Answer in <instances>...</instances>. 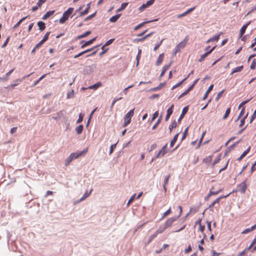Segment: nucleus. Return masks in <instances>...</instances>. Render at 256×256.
<instances>
[{"mask_svg":"<svg viewBox=\"0 0 256 256\" xmlns=\"http://www.w3.org/2000/svg\"><path fill=\"white\" fill-rule=\"evenodd\" d=\"M178 208L180 209V214L178 216L168 218L167 220L165 222V223L164 224L166 228L170 226L173 224V222L174 221H176L178 218H180L182 215V207L180 206H178Z\"/></svg>","mask_w":256,"mask_h":256,"instance_id":"nucleus-1","label":"nucleus"},{"mask_svg":"<svg viewBox=\"0 0 256 256\" xmlns=\"http://www.w3.org/2000/svg\"><path fill=\"white\" fill-rule=\"evenodd\" d=\"M74 8H69L66 12L62 14V16L60 20V24H64L66 20H67L74 11Z\"/></svg>","mask_w":256,"mask_h":256,"instance_id":"nucleus-2","label":"nucleus"},{"mask_svg":"<svg viewBox=\"0 0 256 256\" xmlns=\"http://www.w3.org/2000/svg\"><path fill=\"white\" fill-rule=\"evenodd\" d=\"M134 108L130 110L124 117V123L123 124V127H126L128 124L131 122V118L134 114Z\"/></svg>","mask_w":256,"mask_h":256,"instance_id":"nucleus-3","label":"nucleus"},{"mask_svg":"<svg viewBox=\"0 0 256 256\" xmlns=\"http://www.w3.org/2000/svg\"><path fill=\"white\" fill-rule=\"evenodd\" d=\"M247 179L246 178L244 182L238 184L237 186V191L241 192L242 194H244L247 188V186L246 184V182Z\"/></svg>","mask_w":256,"mask_h":256,"instance_id":"nucleus-4","label":"nucleus"},{"mask_svg":"<svg viewBox=\"0 0 256 256\" xmlns=\"http://www.w3.org/2000/svg\"><path fill=\"white\" fill-rule=\"evenodd\" d=\"M78 158V155L76 154V152L72 153L70 156L66 160V166H68L70 164L71 162L76 158Z\"/></svg>","mask_w":256,"mask_h":256,"instance_id":"nucleus-5","label":"nucleus"},{"mask_svg":"<svg viewBox=\"0 0 256 256\" xmlns=\"http://www.w3.org/2000/svg\"><path fill=\"white\" fill-rule=\"evenodd\" d=\"M155 0H148L146 4H142L139 8L138 10L140 12L143 11L146 8L152 6L154 3Z\"/></svg>","mask_w":256,"mask_h":256,"instance_id":"nucleus-6","label":"nucleus"},{"mask_svg":"<svg viewBox=\"0 0 256 256\" xmlns=\"http://www.w3.org/2000/svg\"><path fill=\"white\" fill-rule=\"evenodd\" d=\"M216 46H213L210 50L206 52L205 53L202 54L200 58L198 60L199 62H202L204 61L206 57H207L208 54H210L216 48Z\"/></svg>","mask_w":256,"mask_h":256,"instance_id":"nucleus-7","label":"nucleus"},{"mask_svg":"<svg viewBox=\"0 0 256 256\" xmlns=\"http://www.w3.org/2000/svg\"><path fill=\"white\" fill-rule=\"evenodd\" d=\"M174 106L172 104L167 110L166 115L165 118L166 121H168V120L171 114H172V112H173L172 109L174 108Z\"/></svg>","mask_w":256,"mask_h":256,"instance_id":"nucleus-8","label":"nucleus"},{"mask_svg":"<svg viewBox=\"0 0 256 256\" xmlns=\"http://www.w3.org/2000/svg\"><path fill=\"white\" fill-rule=\"evenodd\" d=\"M188 110V106H186L183 108L182 114H180V118L178 119V122H180V120L183 118L184 116L187 113Z\"/></svg>","mask_w":256,"mask_h":256,"instance_id":"nucleus-9","label":"nucleus"},{"mask_svg":"<svg viewBox=\"0 0 256 256\" xmlns=\"http://www.w3.org/2000/svg\"><path fill=\"white\" fill-rule=\"evenodd\" d=\"M157 20H158V19H155V20H148V21H146V22H144L138 24L136 26H135V28H134V30H138V29H139L140 28H142V26H144L146 24H148V23H149V22H152L157 21Z\"/></svg>","mask_w":256,"mask_h":256,"instance_id":"nucleus-10","label":"nucleus"},{"mask_svg":"<svg viewBox=\"0 0 256 256\" xmlns=\"http://www.w3.org/2000/svg\"><path fill=\"white\" fill-rule=\"evenodd\" d=\"M96 37H95L87 42H84V43L81 46L80 48H84L85 47L91 44H92L94 42V41L96 40Z\"/></svg>","mask_w":256,"mask_h":256,"instance_id":"nucleus-11","label":"nucleus"},{"mask_svg":"<svg viewBox=\"0 0 256 256\" xmlns=\"http://www.w3.org/2000/svg\"><path fill=\"white\" fill-rule=\"evenodd\" d=\"M92 190V189H91L89 192H86L83 194L82 196L76 202V203H78V202H81L82 200H84L86 198H87L90 195Z\"/></svg>","mask_w":256,"mask_h":256,"instance_id":"nucleus-12","label":"nucleus"},{"mask_svg":"<svg viewBox=\"0 0 256 256\" xmlns=\"http://www.w3.org/2000/svg\"><path fill=\"white\" fill-rule=\"evenodd\" d=\"M222 34V32H220L219 34H216L212 36V38L208 39L207 41V43H209L211 42H217L218 41L220 36Z\"/></svg>","mask_w":256,"mask_h":256,"instance_id":"nucleus-13","label":"nucleus"},{"mask_svg":"<svg viewBox=\"0 0 256 256\" xmlns=\"http://www.w3.org/2000/svg\"><path fill=\"white\" fill-rule=\"evenodd\" d=\"M250 24V22H248L246 24L244 25L242 28L240 30V36L242 37V35L244 34L248 26Z\"/></svg>","mask_w":256,"mask_h":256,"instance_id":"nucleus-14","label":"nucleus"},{"mask_svg":"<svg viewBox=\"0 0 256 256\" xmlns=\"http://www.w3.org/2000/svg\"><path fill=\"white\" fill-rule=\"evenodd\" d=\"M167 152V150L161 149L158 152L155 156V158H158L164 156Z\"/></svg>","mask_w":256,"mask_h":256,"instance_id":"nucleus-15","label":"nucleus"},{"mask_svg":"<svg viewBox=\"0 0 256 256\" xmlns=\"http://www.w3.org/2000/svg\"><path fill=\"white\" fill-rule=\"evenodd\" d=\"M171 64L172 62H170V64H166V65H165L164 66V67L162 68V71L160 74V78H162V76H163L165 74V72L168 69V68L170 67V65H171Z\"/></svg>","mask_w":256,"mask_h":256,"instance_id":"nucleus-16","label":"nucleus"},{"mask_svg":"<svg viewBox=\"0 0 256 256\" xmlns=\"http://www.w3.org/2000/svg\"><path fill=\"white\" fill-rule=\"evenodd\" d=\"M54 10H50L47 12L42 16V18L44 20L47 19L48 18L52 16L54 13Z\"/></svg>","mask_w":256,"mask_h":256,"instance_id":"nucleus-17","label":"nucleus"},{"mask_svg":"<svg viewBox=\"0 0 256 256\" xmlns=\"http://www.w3.org/2000/svg\"><path fill=\"white\" fill-rule=\"evenodd\" d=\"M188 42V39L185 38L182 41L180 42L178 44L176 45L177 47L180 48V49L184 48Z\"/></svg>","mask_w":256,"mask_h":256,"instance_id":"nucleus-18","label":"nucleus"},{"mask_svg":"<svg viewBox=\"0 0 256 256\" xmlns=\"http://www.w3.org/2000/svg\"><path fill=\"white\" fill-rule=\"evenodd\" d=\"M213 87H214V85L213 84H211V85L210 86L208 87V89L205 92L204 97L202 98V100H205L208 94L212 90Z\"/></svg>","mask_w":256,"mask_h":256,"instance_id":"nucleus-19","label":"nucleus"},{"mask_svg":"<svg viewBox=\"0 0 256 256\" xmlns=\"http://www.w3.org/2000/svg\"><path fill=\"white\" fill-rule=\"evenodd\" d=\"M120 16L121 14H117L114 16H112L109 20L110 22H116L120 18Z\"/></svg>","mask_w":256,"mask_h":256,"instance_id":"nucleus-20","label":"nucleus"},{"mask_svg":"<svg viewBox=\"0 0 256 256\" xmlns=\"http://www.w3.org/2000/svg\"><path fill=\"white\" fill-rule=\"evenodd\" d=\"M250 147L249 146L246 150H245L243 153L241 154V156L238 158V160H241L248 153L250 152Z\"/></svg>","mask_w":256,"mask_h":256,"instance_id":"nucleus-21","label":"nucleus"},{"mask_svg":"<svg viewBox=\"0 0 256 256\" xmlns=\"http://www.w3.org/2000/svg\"><path fill=\"white\" fill-rule=\"evenodd\" d=\"M164 59V54H160L156 60V66H159L163 61Z\"/></svg>","mask_w":256,"mask_h":256,"instance_id":"nucleus-22","label":"nucleus"},{"mask_svg":"<svg viewBox=\"0 0 256 256\" xmlns=\"http://www.w3.org/2000/svg\"><path fill=\"white\" fill-rule=\"evenodd\" d=\"M243 68H244L243 66H237V67L235 68H234L232 70V72L230 73V74H232L235 72H241Z\"/></svg>","mask_w":256,"mask_h":256,"instance_id":"nucleus-23","label":"nucleus"},{"mask_svg":"<svg viewBox=\"0 0 256 256\" xmlns=\"http://www.w3.org/2000/svg\"><path fill=\"white\" fill-rule=\"evenodd\" d=\"M84 129V126L80 124L76 128V132L78 134H80L82 133Z\"/></svg>","mask_w":256,"mask_h":256,"instance_id":"nucleus-24","label":"nucleus"},{"mask_svg":"<svg viewBox=\"0 0 256 256\" xmlns=\"http://www.w3.org/2000/svg\"><path fill=\"white\" fill-rule=\"evenodd\" d=\"M165 85V82L160 83L158 86L156 87L152 88L150 90V91H156L160 90L162 87H163Z\"/></svg>","mask_w":256,"mask_h":256,"instance_id":"nucleus-25","label":"nucleus"},{"mask_svg":"<svg viewBox=\"0 0 256 256\" xmlns=\"http://www.w3.org/2000/svg\"><path fill=\"white\" fill-rule=\"evenodd\" d=\"M90 8V3L86 5V8H84V10L80 12V16H82L88 13Z\"/></svg>","mask_w":256,"mask_h":256,"instance_id":"nucleus-26","label":"nucleus"},{"mask_svg":"<svg viewBox=\"0 0 256 256\" xmlns=\"http://www.w3.org/2000/svg\"><path fill=\"white\" fill-rule=\"evenodd\" d=\"M128 2H123V3H122L121 6H120L116 10V12H120V11H122L124 9H125L126 8L128 5Z\"/></svg>","mask_w":256,"mask_h":256,"instance_id":"nucleus-27","label":"nucleus"},{"mask_svg":"<svg viewBox=\"0 0 256 256\" xmlns=\"http://www.w3.org/2000/svg\"><path fill=\"white\" fill-rule=\"evenodd\" d=\"M38 26L40 30H43L46 28V24L44 22L40 21L38 22Z\"/></svg>","mask_w":256,"mask_h":256,"instance_id":"nucleus-28","label":"nucleus"},{"mask_svg":"<svg viewBox=\"0 0 256 256\" xmlns=\"http://www.w3.org/2000/svg\"><path fill=\"white\" fill-rule=\"evenodd\" d=\"M166 228L164 224L162 225L158 228L156 232L158 234L162 233Z\"/></svg>","mask_w":256,"mask_h":256,"instance_id":"nucleus-29","label":"nucleus"},{"mask_svg":"<svg viewBox=\"0 0 256 256\" xmlns=\"http://www.w3.org/2000/svg\"><path fill=\"white\" fill-rule=\"evenodd\" d=\"M178 133L176 134L174 138H172V140H171L170 142V147H172L174 145V143L176 142L177 140H178Z\"/></svg>","mask_w":256,"mask_h":256,"instance_id":"nucleus-30","label":"nucleus"},{"mask_svg":"<svg viewBox=\"0 0 256 256\" xmlns=\"http://www.w3.org/2000/svg\"><path fill=\"white\" fill-rule=\"evenodd\" d=\"M212 156H208L204 158L203 162L206 164H208L212 162Z\"/></svg>","mask_w":256,"mask_h":256,"instance_id":"nucleus-31","label":"nucleus"},{"mask_svg":"<svg viewBox=\"0 0 256 256\" xmlns=\"http://www.w3.org/2000/svg\"><path fill=\"white\" fill-rule=\"evenodd\" d=\"M176 122L175 120H174V122H172L171 124L169 126V129H170V132H172V130L175 128L176 127Z\"/></svg>","mask_w":256,"mask_h":256,"instance_id":"nucleus-32","label":"nucleus"},{"mask_svg":"<svg viewBox=\"0 0 256 256\" xmlns=\"http://www.w3.org/2000/svg\"><path fill=\"white\" fill-rule=\"evenodd\" d=\"M22 81L20 79H17L14 81V83L10 86L12 88H14L16 86H18Z\"/></svg>","mask_w":256,"mask_h":256,"instance_id":"nucleus-33","label":"nucleus"},{"mask_svg":"<svg viewBox=\"0 0 256 256\" xmlns=\"http://www.w3.org/2000/svg\"><path fill=\"white\" fill-rule=\"evenodd\" d=\"M101 86V84L100 82L96 83L93 85H92L88 87L90 89H94L96 90L99 86Z\"/></svg>","mask_w":256,"mask_h":256,"instance_id":"nucleus-34","label":"nucleus"},{"mask_svg":"<svg viewBox=\"0 0 256 256\" xmlns=\"http://www.w3.org/2000/svg\"><path fill=\"white\" fill-rule=\"evenodd\" d=\"M230 112V108H228L226 110L225 112V114L222 118L223 120H226L228 117Z\"/></svg>","mask_w":256,"mask_h":256,"instance_id":"nucleus-35","label":"nucleus"},{"mask_svg":"<svg viewBox=\"0 0 256 256\" xmlns=\"http://www.w3.org/2000/svg\"><path fill=\"white\" fill-rule=\"evenodd\" d=\"M74 91L73 90H72L70 92H68L67 94V98H74Z\"/></svg>","mask_w":256,"mask_h":256,"instance_id":"nucleus-36","label":"nucleus"},{"mask_svg":"<svg viewBox=\"0 0 256 256\" xmlns=\"http://www.w3.org/2000/svg\"><path fill=\"white\" fill-rule=\"evenodd\" d=\"M187 79V78H185L184 79H183L180 82H179L177 83L172 88V90H174V88H176L178 87V86H180L184 80H186Z\"/></svg>","mask_w":256,"mask_h":256,"instance_id":"nucleus-37","label":"nucleus"},{"mask_svg":"<svg viewBox=\"0 0 256 256\" xmlns=\"http://www.w3.org/2000/svg\"><path fill=\"white\" fill-rule=\"evenodd\" d=\"M84 114L82 113H80L78 116V118L76 121V124H79L82 122L84 119Z\"/></svg>","mask_w":256,"mask_h":256,"instance_id":"nucleus-38","label":"nucleus"},{"mask_svg":"<svg viewBox=\"0 0 256 256\" xmlns=\"http://www.w3.org/2000/svg\"><path fill=\"white\" fill-rule=\"evenodd\" d=\"M27 18V16L24 17L20 19L14 26V28H18L21 23Z\"/></svg>","mask_w":256,"mask_h":256,"instance_id":"nucleus-39","label":"nucleus"},{"mask_svg":"<svg viewBox=\"0 0 256 256\" xmlns=\"http://www.w3.org/2000/svg\"><path fill=\"white\" fill-rule=\"evenodd\" d=\"M224 92V90H222V91H220V92H219L218 94H217V96H216V98H215L216 101L218 102L220 100V98L222 96V95L223 93Z\"/></svg>","mask_w":256,"mask_h":256,"instance_id":"nucleus-40","label":"nucleus"},{"mask_svg":"<svg viewBox=\"0 0 256 256\" xmlns=\"http://www.w3.org/2000/svg\"><path fill=\"white\" fill-rule=\"evenodd\" d=\"M220 154H219L217 156V157L214 159V162H213V164H212V166H214L216 164H218L220 160Z\"/></svg>","mask_w":256,"mask_h":256,"instance_id":"nucleus-41","label":"nucleus"},{"mask_svg":"<svg viewBox=\"0 0 256 256\" xmlns=\"http://www.w3.org/2000/svg\"><path fill=\"white\" fill-rule=\"evenodd\" d=\"M116 144H117V142H116V144H112V145L110 146V152H109V154H111L112 153V152H113L114 150L116 148Z\"/></svg>","mask_w":256,"mask_h":256,"instance_id":"nucleus-42","label":"nucleus"},{"mask_svg":"<svg viewBox=\"0 0 256 256\" xmlns=\"http://www.w3.org/2000/svg\"><path fill=\"white\" fill-rule=\"evenodd\" d=\"M141 52H142V50H140V49H138V54L136 56V60H137V63H136V65L137 66L138 64L139 60H140V58Z\"/></svg>","mask_w":256,"mask_h":256,"instance_id":"nucleus-43","label":"nucleus"},{"mask_svg":"<svg viewBox=\"0 0 256 256\" xmlns=\"http://www.w3.org/2000/svg\"><path fill=\"white\" fill-rule=\"evenodd\" d=\"M256 66V58H254L250 66V68L252 70H254Z\"/></svg>","mask_w":256,"mask_h":256,"instance_id":"nucleus-44","label":"nucleus"},{"mask_svg":"<svg viewBox=\"0 0 256 256\" xmlns=\"http://www.w3.org/2000/svg\"><path fill=\"white\" fill-rule=\"evenodd\" d=\"M88 150V148H86L84 149L83 150H82V152H76V154L78 155V158H79L82 154H85L86 152H87Z\"/></svg>","mask_w":256,"mask_h":256,"instance_id":"nucleus-45","label":"nucleus"},{"mask_svg":"<svg viewBox=\"0 0 256 256\" xmlns=\"http://www.w3.org/2000/svg\"><path fill=\"white\" fill-rule=\"evenodd\" d=\"M161 118H162V116L160 117V118L157 120V121L152 126V130H154L157 127L158 125L160 123V122L161 121Z\"/></svg>","mask_w":256,"mask_h":256,"instance_id":"nucleus-46","label":"nucleus"},{"mask_svg":"<svg viewBox=\"0 0 256 256\" xmlns=\"http://www.w3.org/2000/svg\"><path fill=\"white\" fill-rule=\"evenodd\" d=\"M170 178V174L167 175L164 177V184L162 185L166 186V184H168V180H169Z\"/></svg>","mask_w":256,"mask_h":256,"instance_id":"nucleus-47","label":"nucleus"},{"mask_svg":"<svg viewBox=\"0 0 256 256\" xmlns=\"http://www.w3.org/2000/svg\"><path fill=\"white\" fill-rule=\"evenodd\" d=\"M253 230L252 226L250 228H247L242 232V234H246Z\"/></svg>","mask_w":256,"mask_h":256,"instance_id":"nucleus-48","label":"nucleus"},{"mask_svg":"<svg viewBox=\"0 0 256 256\" xmlns=\"http://www.w3.org/2000/svg\"><path fill=\"white\" fill-rule=\"evenodd\" d=\"M247 116H248V114L244 117L243 118H242L240 120V122L239 125L240 127H242L244 124L245 122V119L247 118Z\"/></svg>","mask_w":256,"mask_h":256,"instance_id":"nucleus-49","label":"nucleus"},{"mask_svg":"<svg viewBox=\"0 0 256 256\" xmlns=\"http://www.w3.org/2000/svg\"><path fill=\"white\" fill-rule=\"evenodd\" d=\"M250 99L247 100H244L238 106V108H240L241 107L243 106L244 104H247L248 102H250Z\"/></svg>","mask_w":256,"mask_h":256,"instance_id":"nucleus-50","label":"nucleus"},{"mask_svg":"<svg viewBox=\"0 0 256 256\" xmlns=\"http://www.w3.org/2000/svg\"><path fill=\"white\" fill-rule=\"evenodd\" d=\"M158 235V234L156 233V232H154V234H152L151 236H150V238H149V240H148V242H150L154 238H155Z\"/></svg>","mask_w":256,"mask_h":256,"instance_id":"nucleus-51","label":"nucleus"},{"mask_svg":"<svg viewBox=\"0 0 256 256\" xmlns=\"http://www.w3.org/2000/svg\"><path fill=\"white\" fill-rule=\"evenodd\" d=\"M96 12H95L94 13V14H90V15L88 16H87V17L85 18L84 20H85V21H88V20H90L91 18H93L94 17V16H96Z\"/></svg>","mask_w":256,"mask_h":256,"instance_id":"nucleus-52","label":"nucleus"},{"mask_svg":"<svg viewBox=\"0 0 256 256\" xmlns=\"http://www.w3.org/2000/svg\"><path fill=\"white\" fill-rule=\"evenodd\" d=\"M188 127H187L184 130L182 134V140H184L186 137V135L187 134L188 131Z\"/></svg>","mask_w":256,"mask_h":256,"instance_id":"nucleus-53","label":"nucleus"},{"mask_svg":"<svg viewBox=\"0 0 256 256\" xmlns=\"http://www.w3.org/2000/svg\"><path fill=\"white\" fill-rule=\"evenodd\" d=\"M136 194H133L129 199L127 205H129L130 203H131L136 198Z\"/></svg>","mask_w":256,"mask_h":256,"instance_id":"nucleus-54","label":"nucleus"},{"mask_svg":"<svg viewBox=\"0 0 256 256\" xmlns=\"http://www.w3.org/2000/svg\"><path fill=\"white\" fill-rule=\"evenodd\" d=\"M198 211V208H190V212L196 213Z\"/></svg>","mask_w":256,"mask_h":256,"instance_id":"nucleus-55","label":"nucleus"},{"mask_svg":"<svg viewBox=\"0 0 256 256\" xmlns=\"http://www.w3.org/2000/svg\"><path fill=\"white\" fill-rule=\"evenodd\" d=\"M114 40V38H111L108 40L104 44V46H108L110 45Z\"/></svg>","mask_w":256,"mask_h":256,"instance_id":"nucleus-56","label":"nucleus"},{"mask_svg":"<svg viewBox=\"0 0 256 256\" xmlns=\"http://www.w3.org/2000/svg\"><path fill=\"white\" fill-rule=\"evenodd\" d=\"M163 40H162L160 42L158 43L154 46V50H156L162 44V42Z\"/></svg>","mask_w":256,"mask_h":256,"instance_id":"nucleus-57","label":"nucleus"},{"mask_svg":"<svg viewBox=\"0 0 256 256\" xmlns=\"http://www.w3.org/2000/svg\"><path fill=\"white\" fill-rule=\"evenodd\" d=\"M14 70V68L10 70L8 72H7L6 74V78H4L5 80H6L10 75L13 72Z\"/></svg>","mask_w":256,"mask_h":256,"instance_id":"nucleus-58","label":"nucleus"},{"mask_svg":"<svg viewBox=\"0 0 256 256\" xmlns=\"http://www.w3.org/2000/svg\"><path fill=\"white\" fill-rule=\"evenodd\" d=\"M250 250L248 248H245L242 252L239 254L238 256H243L248 251Z\"/></svg>","mask_w":256,"mask_h":256,"instance_id":"nucleus-59","label":"nucleus"},{"mask_svg":"<svg viewBox=\"0 0 256 256\" xmlns=\"http://www.w3.org/2000/svg\"><path fill=\"white\" fill-rule=\"evenodd\" d=\"M256 244V237L254 238V240H252V242L251 244H250V246H249V247H248V248H249V250H250L251 248H252L253 247V246Z\"/></svg>","mask_w":256,"mask_h":256,"instance_id":"nucleus-60","label":"nucleus"},{"mask_svg":"<svg viewBox=\"0 0 256 256\" xmlns=\"http://www.w3.org/2000/svg\"><path fill=\"white\" fill-rule=\"evenodd\" d=\"M256 117V109L254 110V112L252 116V118H250V122L252 123V122L255 119Z\"/></svg>","mask_w":256,"mask_h":256,"instance_id":"nucleus-61","label":"nucleus"},{"mask_svg":"<svg viewBox=\"0 0 256 256\" xmlns=\"http://www.w3.org/2000/svg\"><path fill=\"white\" fill-rule=\"evenodd\" d=\"M9 40H10V37H8V38L6 39V41L4 42V43L2 45V48H5V47L6 46V45L8 44V42H9Z\"/></svg>","mask_w":256,"mask_h":256,"instance_id":"nucleus-62","label":"nucleus"},{"mask_svg":"<svg viewBox=\"0 0 256 256\" xmlns=\"http://www.w3.org/2000/svg\"><path fill=\"white\" fill-rule=\"evenodd\" d=\"M158 116V111L156 112L152 116V120H154Z\"/></svg>","mask_w":256,"mask_h":256,"instance_id":"nucleus-63","label":"nucleus"},{"mask_svg":"<svg viewBox=\"0 0 256 256\" xmlns=\"http://www.w3.org/2000/svg\"><path fill=\"white\" fill-rule=\"evenodd\" d=\"M170 212H171V208H169V209L168 210H167L166 212H164L162 218H164V217L167 216L168 214H170Z\"/></svg>","mask_w":256,"mask_h":256,"instance_id":"nucleus-64","label":"nucleus"}]
</instances>
